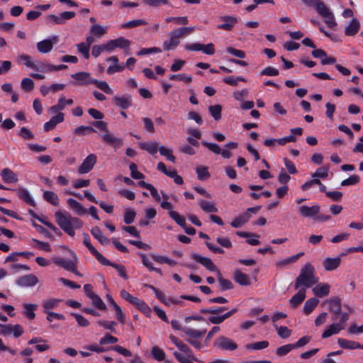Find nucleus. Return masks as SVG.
Returning a JSON list of instances; mask_svg holds the SVG:
<instances>
[{"label": "nucleus", "mask_w": 363, "mask_h": 363, "mask_svg": "<svg viewBox=\"0 0 363 363\" xmlns=\"http://www.w3.org/2000/svg\"><path fill=\"white\" fill-rule=\"evenodd\" d=\"M169 217L173 219L179 225L184 227L186 221L185 218L181 216L177 211H170L169 212Z\"/></svg>", "instance_id": "52"}, {"label": "nucleus", "mask_w": 363, "mask_h": 363, "mask_svg": "<svg viewBox=\"0 0 363 363\" xmlns=\"http://www.w3.org/2000/svg\"><path fill=\"white\" fill-rule=\"evenodd\" d=\"M306 298V289L301 288L299 291L289 300L291 306L294 308L300 305Z\"/></svg>", "instance_id": "24"}, {"label": "nucleus", "mask_w": 363, "mask_h": 363, "mask_svg": "<svg viewBox=\"0 0 363 363\" xmlns=\"http://www.w3.org/2000/svg\"><path fill=\"white\" fill-rule=\"evenodd\" d=\"M217 279L220 284L221 291H226L233 288V284L231 281L224 279L220 270L217 272Z\"/></svg>", "instance_id": "34"}, {"label": "nucleus", "mask_w": 363, "mask_h": 363, "mask_svg": "<svg viewBox=\"0 0 363 363\" xmlns=\"http://www.w3.org/2000/svg\"><path fill=\"white\" fill-rule=\"evenodd\" d=\"M24 315L30 320H33L35 317V311L37 309L38 306L33 303L23 304Z\"/></svg>", "instance_id": "38"}, {"label": "nucleus", "mask_w": 363, "mask_h": 363, "mask_svg": "<svg viewBox=\"0 0 363 363\" xmlns=\"http://www.w3.org/2000/svg\"><path fill=\"white\" fill-rule=\"evenodd\" d=\"M202 145L215 154L218 155V154H220V152H221L220 147L216 143H212L203 141Z\"/></svg>", "instance_id": "61"}, {"label": "nucleus", "mask_w": 363, "mask_h": 363, "mask_svg": "<svg viewBox=\"0 0 363 363\" xmlns=\"http://www.w3.org/2000/svg\"><path fill=\"white\" fill-rule=\"evenodd\" d=\"M314 294L323 297L329 294L330 286L328 284H320L313 289Z\"/></svg>", "instance_id": "30"}, {"label": "nucleus", "mask_w": 363, "mask_h": 363, "mask_svg": "<svg viewBox=\"0 0 363 363\" xmlns=\"http://www.w3.org/2000/svg\"><path fill=\"white\" fill-rule=\"evenodd\" d=\"M320 212V206L318 205H314L313 206H301L299 208L298 213L301 216L304 218L315 217Z\"/></svg>", "instance_id": "14"}, {"label": "nucleus", "mask_w": 363, "mask_h": 363, "mask_svg": "<svg viewBox=\"0 0 363 363\" xmlns=\"http://www.w3.org/2000/svg\"><path fill=\"white\" fill-rule=\"evenodd\" d=\"M341 259L340 257L330 258L327 257L323 261V267L326 271H332L336 269L340 264Z\"/></svg>", "instance_id": "25"}, {"label": "nucleus", "mask_w": 363, "mask_h": 363, "mask_svg": "<svg viewBox=\"0 0 363 363\" xmlns=\"http://www.w3.org/2000/svg\"><path fill=\"white\" fill-rule=\"evenodd\" d=\"M96 156L94 154L89 155L78 168V173L86 174L89 172L96 163Z\"/></svg>", "instance_id": "6"}, {"label": "nucleus", "mask_w": 363, "mask_h": 363, "mask_svg": "<svg viewBox=\"0 0 363 363\" xmlns=\"http://www.w3.org/2000/svg\"><path fill=\"white\" fill-rule=\"evenodd\" d=\"M140 255L142 258L143 265L145 266L150 271H154V272L160 274V275L162 274L160 269L154 267L152 266V263L147 257L146 255L141 253V254H140Z\"/></svg>", "instance_id": "45"}, {"label": "nucleus", "mask_w": 363, "mask_h": 363, "mask_svg": "<svg viewBox=\"0 0 363 363\" xmlns=\"http://www.w3.org/2000/svg\"><path fill=\"white\" fill-rule=\"evenodd\" d=\"M102 140L106 144L114 147H119L123 145V140L121 138H116L109 130H106L101 135Z\"/></svg>", "instance_id": "13"}, {"label": "nucleus", "mask_w": 363, "mask_h": 363, "mask_svg": "<svg viewBox=\"0 0 363 363\" xmlns=\"http://www.w3.org/2000/svg\"><path fill=\"white\" fill-rule=\"evenodd\" d=\"M77 50L79 53L83 55L85 59L89 58V45H86L85 43H80L77 45Z\"/></svg>", "instance_id": "57"}, {"label": "nucleus", "mask_w": 363, "mask_h": 363, "mask_svg": "<svg viewBox=\"0 0 363 363\" xmlns=\"http://www.w3.org/2000/svg\"><path fill=\"white\" fill-rule=\"evenodd\" d=\"M198 178L200 180H205L210 177V174L208 172V168L206 167H199L196 169Z\"/></svg>", "instance_id": "60"}, {"label": "nucleus", "mask_w": 363, "mask_h": 363, "mask_svg": "<svg viewBox=\"0 0 363 363\" xmlns=\"http://www.w3.org/2000/svg\"><path fill=\"white\" fill-rule=\"evenodd\" d=\"M68 206L72 208L77 215L82 216L86 213V209L77 201L69 198L67 200Z\"/></svg>", "instance_id": "23"}, {"label": "nucleus", "mask_w": 363, "mask_h": 363, "mask_svg": "<svg viewBox=\"0 0 363 363\" xmlns=\"http://www.w3.org/2000/svg\"><path fill=\"white\" fill-rule=\"evenodd\" d=\"M360 28V23L357 18H353L345 28V35L347 36L355 35Z\"/></svg>", "instance_id": "15"}, {"label": "nucleus", "mask_w": 363, "mask_h": 363, "mask_svg": "<svg viewBox=\"0 0 363 363\" xmlns=\"http://www.w3.org/2000/svg\"><path fill=\"white\" fill-rule=\"evenodd\" d=\"M319 301L315 298H311L305 302L303 312L306 315L310 314L318 305Z\"/></svg>", "instance_id": "39"}, {"label": "nucleus", "mask_w": 363, "mask_h": 363, "mask_svg": "<svg viewBox=\"0 0 363 363\" xmlns=\"http://www.w3.org/2000/svg\"><path fill=\"white\" fill-rule=\"evenodd\" d=\"M90 299L92 301V305L93 306L96 307V308L101 310V311H106V306L103 301V300L96 294H95L94 296H91Z\"/></svg>", "instance_id": "42"}, {"label": "nucleus", "mask_w": 363, "mask_h": 363, "mask_svg": "<svg viewBox=\"0 0 363 363\" xmlns=\"http://www.w3.org/2000/svg\"><path fill=\"white\" fill-rule=\"evenodd\" d=\"M201 208L206 213H216L218 212L217 207L211 201L206 200H201L199 202Z\"/></svg>", "instance_id": "36"}, {"label": "nucleus", "mask_w": 363, "mask_h": 363, "mask_svg": "<svg viewBox=\"0 0 363 363\" xmlns=\"http://www.w3.org/2000/svg\"><path fill=\"white\" fill-rule=\"evenodd\" d=\"M250 218V216H248V213H243L240 215L237 218H235L230 223L231 226L233 228H240L245 223H247Z\"/></svg>", "instance_id": "35"}, {"label": "nucleus", "mask_w": 363, "mask_h": 363, "mask_svg": "<svg viewBox=\"0 0 363 363\" xmlns=\"http://www.w3.org/2000/svg\"><path fill=\"white\" fill-rule=\"evenodd\" d=\"M337 343L341 347H342L344 349H348V350L357 349V348H360V347H361V345L357 342L348 340L342 339V338H339L337 340Z\"/></svg>", "instance_id": "31"}, {"label": "nucleus", "mask_w": 363, "mask_h": 363, "mask_svg": "<svg viewBox=\"0 0 363 363\" xmlns=\"http://www.w3.org/2000/svg\"><path fill=\"white\" fill-rule=\"evenodd\" d=\"M113 101L114 104L122 109H126L132 105V98L129 95L115 96Z\"/></svg>", "instance_id": "21"}, {"label": "nucleus", "mask_w": 363, "mask_h": 363, "mask_svg": "<svg viewBox=\"0 0 363 363\" xmlns=\"http://www.w3.org/2000/svg\"><path fill=\"white\" fill-rule=\"evenodd\" d=\"M359 177L356 174L350 176L349 178L344 179L341 182V185L343 186L355 185L359 182Z\"/></svg>", "instance_id": "58"}, {"label": "nucleus", "mask_w": 363, "mask_h": 363, "mask_svg": "<svg viewBox=\"0 0 363 363\" xmlns=\"http://www.w3.org/2000/svg\"><path fill=\"white\" fill-rule=\"evenodd\" d=\"M16 283L21 287H32L38 283V279L35 275L29 274L18 278Z\"/></svg>", "instance_id": "9"}, {"label": "nucleus", "mask_w": 363, "mask_h": 363, "mask_svg": "<svg viewBox=\"0 0 363 363\" xmlns=\"http://www.w3.org/2000/svg\"><path fill=\"white\" fill-rule=\"evenodd\" d=\"M227 308L225 307H218L213 306L208 308H203L201 310V313H208V314H220L225 311Z\"/></svg>", "instance_id": "56"}, {"label": "nucleus", "mask_w": 363, "mask_h": 363, "mask_svg": "<svg viewBox=\"0 0 363 363\" xmlns=\"http://www.w3.org/2000/svg\"><path fill=\"white\" fill-rule=\"evenodd\" d=\"M1 176L5 183H16L18 181L17 174L9 168H4Z\"/></svg>", "instance_id": "22"}, {"label": "nucleus", "mask_w": 363, "mask_h": 363, "mask_svg": "<svg viewBox=\"0 0 363 363\" xmlns=\"http://www.w3.org/2000/svg\"><path fill=\"white\" fill-rule=\"evenodd\" d=\"M169 40L163 43L164 50H174L179 44L181 37L176 30L171 31L169 34Z\"/></svg>", "instance_id": "12"}, {"label": "nucleus", "mask_w": 363, "mask_h": 363, "mask_svg": "<svg viewBox=\"0 0 363 363\" xmlns=\"http://www.w3.org/2000/svg\"><path fill=\"white\" fill-rule=\"evenodd\" d=\"M191 257L198 263L203 265L204 267H206L208 270L211 272H216L219 271L218 267L214 264L213 261L206 257L201 256L196 253H193L191 255Z\"/></svg>", "instance_id": "10"}, {"label": "nucleus", "mask_w": 363, "mask_h": 363, "mask_svg": "<svg viewBox=\"0 0 363 363\" xmlns=\"http://www.w3.org/2000/svg\"><path fill=\"white\" fill-rule=\"evenodd\" d=\"M112 42H113L114 45H116V48H128L130 45V40L123 37H119L116 39L112 40Z\"/></svg>", "instance_id": "54"}, {"label": "nucleus", "mask_w": 363, "mask_h": 363, "mask_svg": "<svg viewBox=\"0 0 363 363\" xmlns=\"http://www.w3.org/2000/svg\"><path fill=\"white\" fill-rule=\"evenodd\" d=\"M55 216L58 225L71 237H74L75 235L74 228L79 229L83 225V222L81 220L72 217L69 213L64 214L61 211H57Z\"/></svg>", "instance_id": "1"}, {"label": "nucleus", "mask_w": 363, "mask_h": 363, "mask_svg": "<svg viewBox=\"0 0 363 363\" xmlns=\"http://www.w3.org/2000/svg\"><path fill=\"white\" fill-rule=\"evenodd\" d=\"M236 234L239 237H241V238H252V237L256 238L248 239L247 240V242L250 245H258L260 243L259 240L258 239H257V238L259 237V235L257 234L251 233H248V232H243V231H238L236 233Z\"/></svg>", "instance_id": "28"}, {"label": "nucleus", "mask_w": 363, "mask_h": 363, "mask_svg": "<svg viewBox=\"0 0 363 363\" xmlns=\"http://www.w3.org/2000/svg\"><path fill=\"white\" fill-rule=\"evenodd\" d=\"M43 199L46 201H48V202L50 203L51 204H52L53 206H58V204H59L58 196L53 191H45L43 192Z\"/></svg>", "instance_id": "40"}, {"label": "nucleus", "mask_w": 363, "mask_h": 363, "mask_svg": "<svg viewBox=\"0 0 363 363\" xmlns=\"http://www.w3.org/2000/svg\"><path fill=\"white\" fill-rule=\"evenodd\" d=\"M151 354L157 361H162L165 358V352L157 346H154L151 348Z\"/></svg>", "instance_id": "50"}, {"label": "nucleus", "mask_w": 363, "mask_h": 363, "mask_svg": "<svg viewBox=\"0 0 363 363\" xmlns=\"http://www.w3.org/2000/svg\"><path fill=\"white\" fill-rule=\"evenodd\" d=\"M140 147L147 151L150 155L155 154L159 150L158 143L157 142L141 143Z\"/></svg>", "instance_id": "32"}, {"label": "nucleus", "mask_w": 363, "mask_h": 363, "mask_svg": "<svg viewBox=\"0 0 363 363\" xmlns=\"http://www.w3.org/2000/svg\"><path fill=\"white\" fill-rule=\"evenodd\" d=\"M21 87L26 91H31L34 89V82L30 78H23L21 83Z\"/></svg>", "instance_id": "53"}, {"label": "nucleus", "mask_w": 363, "mask_h": 363, "mask_svg": "<svg viewBox=\"0 0 363 363\" xmlns=\"http://www.w3.org/2000/svg\"><path fill=\"white\" fill-rule=\"evenodd\" d=\"M182 331L185 333L187 338H191V339L201 338L205 335V333L206 332V330H194V329L189 328H183Z\"/></svg>", "instance_id": "29"}, {"label": "nucleus", "mask_w": 363, "mask_h": 363, "mask_svg": "<svg viewBox=\"0 0 363 363\" xmlns=\"http://www.w3.org/2000/svg\"><path fill=\"white\" fill-rule=\"evenodd\" d=\"M315 8L317 11V12L322 16V17H328L331 14V11L330 9L325 5L324 2L320 0H317L315 1Z\"/></svg>", "instance_id": "33"}, {"label": "nucleus", "mask_w": 363, "mask_h": 363, "mask_svg": "<svg viewBox=\"0 0 363 363\" xmlns=\"http://www.w3.org/2000/svg\"><path fill=\"white\" fill-rule=\"evenodd\" d=\"M179 349L180 351L184 353V359H191L196 362L198 361L197 358L193 354L191 350L188 347L187 345L182 342L179 347Z\"/></svg>", "instance_id": "47"}, {"label": "nucleus", "mask_w": 363, "mask_h": 363, "mask_svg": "<svg viewBox=\"0 0 363 363\" xmlns=\"http://www.w3.org/2000/svg\"><path fill=\"white\" fill-rule=\"evenodd\" d=\"M52 260L56 265L64 268L65 270L72 272L77 276H82V274L77 270L76 264L74 261L67 260L61 257H55Z\"/></svg>", "instance_id": "4"}, {"label": "nucleus", "mask_w": 363, "mask_h": 363, "mask_svg": "<svg viewBox=\"0 0 363 363\" xmlns=\"http://www.w3.org/2000/svg\"><path fill=\"white\" fill-rule=\"evenodd\" d=\"M99 89L102 90L104 92L108 94H112L113 90L109 87L108 83L105 81H99L95 79L91 81Z\"/></svg>", "instance_id": "43"}, {"label": "nucleus", "mask_w": 363, "mask_h": 363, "mask_svg": "<svg viewBox=\"0 0 363 363\" xmlns=\"http://www.w3.org/2000/svg\"><path fill=\"white\" fill-rule=\"evenodd\" d=\"M327 302L330 304L329 310L332 313V319L336 321L341 313V300L337 297H334L328 300Z\"/></svg>", "instance_id": "8"}, {"label": "nucleus", "mask_w": 363, "mask_h": 363, "mask_svg": "<svg viewBox=\"0 0 363 363\" xmlns=\"http://www.w3.org/2000/svg\"><path fill=\"white\" fill-rule=\"evenodd\" d=\"M17 195L21 199H22L26 203L32 206H35V201L30 196L28 191H27L26 189L20 188L19 189H18Z\"/></svg>", "instance_id": "27"}, {"label": "nucleus", "mask_w": 363, "mask_h": 363, "mask_svg": "<svg viewBox=\"0 0 363 363\" xmlns=\"http://www.w3.org/2000/svg\"><path fill=\"white\" fill-rule=\"evenodd\" d=\"M91 233L102 245H107L109 242V240L104 235L99 227L96 226L92 228Z\"/></svg>", "instance_id": "37"}, {"label": "nucleus", "mask_w": 363, "mask_h": 363, "mask_svg": "<svg viewBox=\"0 0 363 363\" xmlns=\"http://www.w3.org/2000/svg\"><path fill=\"white\" fill-rule=\"evenodd\" d=\"M294 349V346L292 344L285 345L278 347L276 350V354H277V355H278L279 357H283V356L287 354L289 352H291Z\"/></svg>", "instance_id": "55"}, {"label": "nucleus", "mask_w": 363, "mask_h": 363, "mask_svg": "<svg viewBox=\"0 0 363 363\" xmlns=\"http://www.w3.org/2000/svg\"><path fill=\"white\" fill-rule=\"evenodd\" d=\"M71 77L78 81L80 85L93 84L91 81L94 80L91 77L90 74L86 72H77L72 74Z\"/></svg>", "instance_id": "16"}, {"label": "nucleus", "mask_w": 363, "mask_h": 363, "mask_svg": "<svg viewBox=\"0 0 363 363\" xmlns=\"http://www.w3.org/2000/svg\"><path fill=\"white\" fill-rule=\"evenodd\" d=\"M59 302H60V300H58L57 298H51V299L44 301L43 306L45 310L48 311V310L56 308Z\"/></svg>", "instance_id": "63"}, {"label": "nucleus", "mask_w": 363, "mask_h": 363, "mask_svg": "<svg viewBox=\"0 0 363 363\" xmlns=\"http://www.w3.org/2000/svg\"><path fill=\"white\" fill-rule=\"evenodd\" d=\"M220 19L222 21H224L225 23L218 25L217 26V28L218 29H222V30H228V31L231 30L234 28L235 23L238 21V20L235 17L230 16H222V17H220Z\"/></svg>", "instance_id": "18"}, {"label": "nucleus", "mask_w": 363, "mask_h": 363, "mask_svg": "<svg viewBox=\"0 0 363 363\" xmlns=\"http://www.w3.org/2000/svg\"><path fill=\"white\" fill-rule=\"evenodd\" d=\"M185 49L189 51H203L206 55H212L215 53V48L213 43L203 45L201 43L187 44Z\"/></svg>", "instance_id": "3"}, {"label": "nucleus", "mask_w": 363, "mask_h": 363, "mask_svg": "<svg viewBox=\"0 0 363 363\" xmlns=\"http://www.w3.org/2000/svg\"><path fill=\"white\" fill-rule=\"evenodd\" d=\"M233 277L235 281L241 286H250L251 284L250 276L239 269L234 272Z\"/></svg>", "instance_id": "17"}, {"label": "nucleus", "mask_w": 363, "mask_h": 363, "mask_svg": "<svg viewBox=\"0 0 363 363\" xmlns=\"http://www.w3.org/2000/svg\"><path fill=\"white\" fill-rule=\"evenodd\" d=\"M131 304L135 306L140 311L144 313H149L151 311L150 308L144 301L140 300L138 298L135 297Z\"/></svg>", "instance_id": "41"}, {"label": "nucleus", "mask_w": 363, "mask_h": 363, "mask_svg": "<svg viewBox=\"0 0 363 363\" xmlns=\"http://www.w3.org/2000/svg\"><path fill=\"white\" fill-rule=\"evenodd\" d=\"M269 346V342L266 340L257 342L255 343L248 344L245 346L247 350H262L267 348Z\"/></svg>", "instance_id": "51"}, {"label": "nucleus", "mask_w": 363, "mask_h": 363, "mask_svg": "<svg viewBox=\"0 0 363 363\" xmlns=\"http://www.w3.org/2000/svg\"><path fill=\"white\" fill-rule=\"evenodd\" d=\"M147 24V23L145 20L135 19V20H132V21H130L127 23L122 24L121 27L123 28H135V27H137L139 26H145Z\"/></svg>", "instance_id": "48"}, {"label": "nucleus", "mask_w": 363, "mask_h": 363, "mask_svg": "<svg viewBox=\"0 0 363 363\" xmlns=\"http://www.w3.org/2000/svg\"><path fill=\"white\" fill-rule=\"evenodd\" d=\"M71 315L74 316L77 324L81 327H86L89 325V322L84 316L76 313H71Z\"/></svg>", "instance_id": "62"}, {"label": "nucleus", "mask_w": 363, "mask_h": 363, "mask_svg": "<svg viewBox=\"0 0 363 363\" xmlns=\"http://www.w3.org/2000/svg\"><path fill=\"white\" fill-rule=\"evenodd\" d=\"M214 345L224 350L233 351L238 348V345L235 342L225 336L218 338Z\"/></svg>", "instance_id": "11"}, {"label": "nucleus", "mask_w": 363, "mask_h": 363, "mask_svg": "<svg viewBox=\"0 0 363 363\" xmlns=\"http://www.w3.org/2000/svg\"><path fill=\"white\" fill-rule=\"evenodd\" d=\"M318 282V278L315 275V269L309 262L306 263L301 269L299 275L295 281V289L311 288Z\"/></svg>", "instance_id": "2"}, {"label": "nucleus", "mask_w": 363, "mask_h": 363, "mask_svg": "<svg viewBox=\"0 0 363 363\" xmlns=\"http://www.w3.org/2000/svg\"><path fill=\"white\" fill-rule=\"evenodd\" d=\"M160 153L164 156L168 160L172 162H175V157L172 155V151L164 146H161L159 147Z\"/></svg>", "instance_id": "59"}, {"label": "nucleus", "mask_w": 363, "mask_h": 363, "mask_svg": "<svg viewBox=\"0 0 363 363\" xmlns=\"http://www.w3.org/2000/svg\"><path fill=\"white\" fill-rule=\"evenodd\" d=\"M208 110L215 121L220 120L222 111V106L220 105L210 106Z\"/></svg>", "instance_id": "44"}, {"label": "nucleus", "mask_w": 363, "mask_h": 363, "mask_svg": "<svg viewBox=\"0 0 363 363\" xmlns=\"http://www.w3.org/2000/svg\"><path fill=\"white\" fill-rule=\"evenodd\" d=\"M84 197L86 198L89 201L94 203H99L100 207L107 213H111L113 210V206L111 205H106L105 202H99L87 190L84 191Z\"/></svg>", "instance_id": "20"}, {"label": "nucleus", "mask_w": 363, "mask_h": 363, "mask_svg": "<svg viewBox=\"0 0 363 363\" xmlns=\"http://www.w3.org/2000/svg\"><path fill=\"white\" fill-rule=\"evenodd\" d=\"M58 42V37L53 36L50 39H45L37 43V50L40 53H48L52 50L53 45Z\"/></svg>", "instance_id": "7"}, {"label": "nucleus", "mask_w": 363, "mask_h": 363, "mask_svg": "<svg viewBox=\"0 0 363 363\" xmlns=\"http://www.w3.org/2000/svg\"><path fill=\"white\" fill-rule=\"evenodd\" d=\"M344 329V326L340 323H333L325 330L321 337L322 338H328L334 334H337L340 330Z\"/></svg>", "instance_id": "26"}, {"label": "nucleus", "mask_w": 363, "mask_h": 363, "mask_svg": "<svg viewBox=\"0 0 363 363\" xmlns=\"http://www.w3.org/2000/svg\"><path fill=\"white\" fill-rule=\"evenodd\" d=\"M102 264L105 265V266L113 267V268H115L117 270L118 275L120 277H123L125 279H128V276L125 272V268L123 265L112 263L108 259V264Z\"/></svg>", "instance_id": "46"}, {"label": "nucleus", "mask_w": 363, "mask_h": 363, "mask_svg": "<svg viewBox=\"0 0 363 363\" xmlns=\"http://www.w3.org/2000/svg\"><path fill=\"white\" fill-rule=\"evenodd\" d=\"M64 121V113L62 112L58 113L56 116L52 117L50 120L46 122L43 128L45 132L52 130L57 123H61Z\"/></svg>", "instance_id": "19"}, {"label": "nucleus", "mask_w": 363, "mask_h": 363, "mask_svg": "<svg viewBox=\"0 0 363 363\" xmlns=\"http://www.w3.org/2000/svg\"><path fill=\"white\" fill-rule=\"evenodd\" d=\"M143 121L144 123L145 130L150 133H154L155 132L153 122L150 118L144 117L143 118Z\"/></svg>", "instance_id": "64"}, {"label": "nucleus", "mask_w": 363, "mask_h": 363, "mask_svg": "<svg viewBox=\"0 0 363 363\" xmlns=\"http://www.w3.org/2000/svg\"><path fill=\"white\" fill-rule=\"evenodd\" d=\"M90 32L93 35L101 37L106 33V30L101 25L93 24L90 28Z\"/></svg>", "instance_id": "49"}, {"label": "nucleus", "mask_w": 363, "mask_h": 363, "mask_svg": "<svg viewBox=\"0 0 363 363\" xmlns=\"http://www.w3.org/2000/svg\"><path fill=\"white\" fill-rule=\"evenodd\" d=\"M83 243L95 256L101 264H108V259L101 255L91 243L89 236L87 233H83Z\"/></svg>", "instance_id": "5"}]
</instances>
